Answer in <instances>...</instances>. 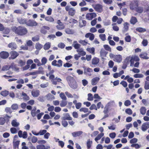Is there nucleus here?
Segmentation results:
<instances>
[{"mask_svg": "<svg viewBox=\"0 0 149 149\" xmlns=\"http://www.w3.org/2000/svg\"><path fill=\"white\" fill-rule=\"evenodd\" d=\"M14 30L16 34L20 36L25 35L28 33L27 29L25 27L22 26L15 27Z\"/></svg>", "mask_w": 149, "mask_h": 149, "instance_id": "nucleus-1", "label": "nucleus"}, {"mask_svg": "<svg viewBox=\"0 0 149 149\" xmlns=\"http://www.w3.org/2000/svg\"><path fill=\"white\" fill-rule=\"evenodd\" d=\"M67 81L70 87L73 89H76L78 87V85L74 79L70 76L67 77Z\"/></svg>", "mask_w": 149, "mask_h": 149, "instance_id": "nucleus-2", "label": "nucleus"}, {"mask_svg": "<svg viewBox=\"0 0 149 149\" xmlns=\"http://www.w3.org/2000/svg\"><path fill=\"white\" fill-rule=\"evenodd\" d=\"M96 15V14L94 13H88L86 14V17L87 19L91 20L93 18L95 17Z\"/></svg>", "mask_w": 149, "mask_h": 149, "instance_id": "nucleus-3", "label": "nucleus"}, {"mask_svg": "<svg viewBox=\"0 0 149 149\" xmlns=\"http://www.w3.org/2000/svg\"><path fill=\"white\" fill-rule=\"evenodd\" d=\"M93 7L96 11L98 12H101L102 11V6L100 4L94 5Z\"/></svg>", "mask_w": 149, "mask_h": 149, "instance_id": "nucleus-4", "label": "nucleus"}, {"mask_svg": "<svg viewBox=\"0 0 149 149\" xmlns=\"http://www.w3.org/2000/svg\"><path fill=\"white\" fill-rule=\"evenodd\" d=\"M129 61L130 62V66L132 67L133 66V65L134 64V61H135L132 57L130 56L127 57L125 60V62H127L129 63Z\"/></svg>", "mask_w": 149, "mask_h": 149, "instance_id": "nucleus-5", "label": "nucleus"}, {"mask_svg": "<svg viewBox=\"0 0 149 149\" xmlns=\"http://www.w3.org/2000/svg\"><path fill=\"white\" fill-rule=\"evenodd\" d=\"M10 54V56L9 57V58L12 59H15L19 55V54L14 51H11Z\"/></svg>", "mask_w": 149, "mask_h": 149, "instance_id": "nucleus-6", "label": "nucleus"}, {"mask_svg": "<svg viewBox=\"0 0 149 149\" xmlns=\"http://www.w3.org/2000/svg\"><path fill=\"white\" fill-rule=\"evenodd\" d=\"M9 56L8 52L6 51H2L0 53V57L3 59H6Z\"/></svg>", "mask_w": 149, "mask_h": 149, "instance_id": "nucleus-7", "label": "nucleus"}, {"mask_svg": "<svg viewBox=\"0 0 149 149\" xmlns=\"http://www.w3.org/2000/svg\"><path fill=\"white\" fill-rule=\"evenodd\" d=\"M57 23L58 25H56L57 29L59 30H61L64 28V25L61 22L60 20H58L57 21Z\"/></svg>", "mask_w": 149, "mask_h": 149, "instance_id": "nucleus-8", "label": "nucleus"}, {"mask_svg": "<svg viewBox=\"0 0 149 149\" xmlns=\"http://www.w3.org/2000/svg\"><path fill=\"white\" fill-rule=\"evenodd\" d=\"M26 24L29 26H36L38 23L34 21L29 20L27 22Z\"/></svg>", "mask_w": 149, "mask_h": 149, "instance_id": "nucleus-9", "label": "nucleus"}, {"mask_svg": "<svg viewBox=\"0 0 149 149\" xmlns=\"http://www.w3.org/2000/svg\"><path fill=\"white\" fill-rule=\"evenodd\" d=\"M149 128V122H147L143 123L141 126V129L143 131H145Z\"/></svg>", "mask_w": 149, "mask_h": 149, "instance_id": "nucleus-10", "label": "nucleus"}, {"mask_svg": "<svg viewBox=\"0 0 149 149\" xmlns=\"http://www.w3.org/2000/svg\"><path fill=\"white\" fill-rule=\"evenodd\" d=\"M84 70V74L85 75L88 74L89 76H91V74L88 73V72H93V70L89 68H86L85 67H83Z\"/></svg>", "mask_w": 149, "mask_h": 149, "instance_id": "nucleus-11", "label": "nucleus"}, {"mask_svg": "<svg viewBox=\"0 0 149 149\" xmlns=\"http://www.w3.org/2000/svg\"><path fill=\"white\" fill-rule=\"evenodd\" d=\"M8 47L12 50L15 49L17 48V45L16 44L13 42H11L8 45Z\"/></svg>", "mask_w": 149, "mask_h": 149, "instance_id": "nucleus-12", "label": "nucleus"}, {"mask_svg": "<svg viewBox=\"0 0 149 149\" xmlns=\"http://www.w3.org/2000/svg\"><path fill=\"white\" fill-rule=\"evenodd\" d=\"M129 24L127 22H125L123 24V31L124 32H126L129 29Z\"/></svg>", "mask_w": 149, "mask_h": 149, "instance_id": "nucleus-13", "label": "nucleus"}, {"mask_svg": "<svg viewBox=\"0 0 149 149\" xmlns=\"http://www.w3.org/2000/svg\"><path fill=\"white\" fill-rule=\"evenodd\" d=\"M31 93L33 97H36L39 95L40 91L38 90H33L32 91Z\"/></svg>", "mask_w": 149, "mask_h": 149, "instance_id": "nucleus-14", "label": "nucleus"}, {"mask_svg": "<svg viewBox=\"0 0 149 149\" xmlns=\"http://www.w3.org/2000/svg\"><path fill=\"white\" fill-rule=\"evenodd\" d=\"M137 4L135 3L131 2L130 5V9L131 10H136V8L138 7Z\"/></svg>", "mask_w": 149, "mask_h": 149, "instance_id": "nucleus-15", "label": "nucleus"}, {"mask_svg": "<svg viewBox=\"0 0 149 149\" xmlns=\"http://www.w3.org/2000/svg\"><path fill=\"white\" fill-rule=\"evenodd\" d=\"M82 133L83 132L82 131H78L72 132L71 134L73 137H76L80 136Z\"/></svg>", "mask_w": 149, "mask_h": 149, "instance_id": "nucleus-16", "label": "nucleus"}, {"mask_svg": "<svg viewBox=\"0 0 149 149\" xmlns=\"http://www.w3.org/2000/svg\"><path fill=\"white\" fill-rule=\"evenodd\" d=\"M122 60V56L120 55H116L113 60L118 62H120Z\"/></svg>", "mask_w": 149, "mask_h": 149, "instance_id": "nucleus-17", "label": "nucleus"}, {"mask_svg": "<svg viewBox=\"0 0 149 149\" xmlns=\"http://www.w3.org/2000/svg\"><path fill=\"white\" fill-rule=\"evenodd\" d=\"M100 79L99 77H97L93 78L91 80V84L93 85H95Z\"/></svg>", "mask_w": 149, "mask_h": 149, "instance_id": "nucleus-18", "label": "nucleus"}, {"mask_svg": "<svg viewBox=\"0 0 149 149\" xmlns=\"http://www.w3.org/2000/svg\"><path fill=\"white\" fill-rule=\"evenodd\" d=\"M65 31L68 34H73L74 33V31L73 30L69 28L66 29Z\"/></svg>", "mask_w": 149, "mask_h": 149, "instance_id": "nucleus-19", "label": "nucleus"}, {"mask_svg": "<svg viewBox=\"0 0 149 149\" xmlns=\"http://www.w3.org/2000/svg\"><path fill=\"white\" fill-rule=\"evenodd\" d=\"M63 118L64 120H71L72 119V118L70 116L69 114L68 113H65L63 117Z\"/></svg>", "mask_w": 149, "mask_h": 149, "instance_id": "nucleus-20", "label": "nucleus"}, {"mask_svg": "<svg viewBox=\"0 0 149 149\" xmlns=\"http://www.w3.org/2000/svg\"><path fill=\"white\" fill-rule=\"evenodd\" d=\"M137 22V20L135 17H132L130 19V22L131 24H134Z\"/></svg>", "mask_w": 149, "mask_h": 149, "instance_id": "nucleus-21", "label": "nucleus"}, {"mask_svg": "<svg viewBox=\"0 0 149 149\" xmlns=\"http://www.w3.org/2000/svg\"><path fill=\"white\" fill-rule=\"evenodd\" d=\"M104 134L103 133H101L97 135V136L95 138V141L98 143V141L100 140L101 138L104 136Z\"/></svg>", "mask_w": 149, "mask_h": 149, "instance_id": "nucleus-22", "label": "nucleus"}, {"mask_svg": "<svg viewBox=\"0 0 149 149\" xmlns=\"http://www.w3.org/2000/svg\"><path fill=\"white\" fill-rule=\"evenodd\" d=\"M22 95L23 96L22 99L25 101H27L29 100V97L28 96L27 94L24 93L22 92Z\"/></svg>", "mask_w": 149, "mask_h": 149, "instance_id": "nucleus-23", "label": "nucleus"}, {"mask_svg": "<svg viewBox=\"0 0 149 149\" xmlns=\"http://www.w3.org/2000/svg\"><path fill=\"white\" fill-rule=\"evenodd\" d=\"M135 11L138 13H141L144 11L143 8L142 7L140 6L138 7V6L136 8Z\"/></svg>", "mask_w": 149, "mask_h": 149, "instance_id": "nucleus-24", "label": "nucleus"}, {"mask_svg": "<svg viewBox=\"0 0 149 149\" xmlns=\"http://www.w3.org/2000/svg\"><path fill=\"white\" fill-rule=\"evenodd\" d=\"M108 52L105 51L103 49H101L100 52V54L101 56L105 57L107 54Z\"/></svg>", "mask_w": 149, "mask_h": 149, "instance_id": "nucleus-25", "label": "nucleus"}, {"mask_svg": "<svg viewBox=\"0 0 149 149\" xmlns=\"http://www.w3.org/2000/svg\"><path fill=\"white\" fill-rule=\"evenodd\" d=\"M75 10L72 8H70V10L68 12L69 14L71 16H73L75 14Z\"/></svg>", "mask_w": 149, "mask_h": 149, "instance_id": "nucleus-26", "label": "nucleus"}, {"mask_svg": "<svg viewBox=\"0 0 149 149\" xmlns=\"http://www.w3.org/2000/svg\"><path fill=\"white\" fill-rule=\"evenodd\" d=\"M99 62V59L97 58H95L92 60V63L93 65H97Z\"/></svg>", "mask_w": 149, "mask_h": 149, "instance_id": "nucleus-27", "label": "nucleus"}, {"mask_svg": "<svg viewBox=\"0 0 149 149\" xmlns=\"http://www.w3.org/2000/svg\"><path fill=\"white\" fill-rule=\"evenodd\" d=\"M11 124L13 127H17L19 125V124L17 122L16 120H13L11 122Z\"/></svg>", "mask_w": 149, "mask_h": 149, "instance_id": "nucleus-28", "label": "nucleus"}, {"mask_svg": "<svg viewBox=\"0 0 149 149\" xmlns=\"http://www.w3.org/2000/svg\"><path fill=\"white\" fill-rule=\"evenodd\" d=\"M10 68H12L13 70L15 71H17L19 70V68L17 65H15L14 63H12L11 64L10 66Z\"/></svg>", "mask_w": 149, "mask_h": 149, "instance_id": "nucleus-29", "label": "nucleus"}, {"mask_svg": "<svg viewBox=\"0 0 149 149\" xmlns=\"http://www.w3.org/2000/svg\"><path fill=\"white\" fill-rule=\"evenodd\" d=\"M18 22L20 24H26V20L25 19H23L22 18H19L18 19Z\"/></svg>", "mask_w": 149, "mask_h": 149, "instance_id": "nucleus-30", "label": "nucleus"}, {"mask_svg": "<svg viewBox=\"0 0 149 149\" xmlns=\"http://www.w3.org/2000/svg\"><path fill=\"white\" fill-rule=\"evenodd\" d=\"M147 55L146 53H142L140 55V57L143 59H147L149 58V57L147 56Z\"/></svg>", "mask_w": 149, "mask_h": 149, "instance_id": "nucleus-31", "label": "nucleus"}, {"mask_svg": "<svg viewBox=\"0 0 149 149\" xmlns=\"http://www.w3.org/2000/svg\"><path fill=\"white\" fill-rule=\"evenodd\" d=\"M146 109L145 107H142L140 109V112L142 115H144L146 113Z\"/></svg>", "mask_w": 149, "mask_h": 149, "instance_id": "nucleus-32", "label": "nucleus"}, {"mask_svg": "<svg viewBox=\"0 0 149 149\" xmlns=\"http://www.w3.org/2000/svg\"><path fill=\"white\" fill-rule=\"evenodd\" d=\"M45 20L47 21L52 22H54V19L51 16H48L45 17Z\"/></svg>", "mask_w": 149, "mask_h": 149, "instance_id": "nucleus-33", "label": "nucleus"}, {"mask_svg": "<svg viewBox=\"0 0 149 149\" xmlns=\"http://www.w3.org/2000/svg\"><path fill=\"white\" fill-rule=\"evenodd\" d=\"M19 129V128L17 129V130L15 128L12 127L10 129V131L11 133L15 134L17 133V130Z\"/></svg>", "mask_w": 149, "mask_h": 149, "instance_id": "nucleus-34", "label": "nucleus"}, {"mask_svg": "<svg viewBox=\"0 0 149 149\" xmlns=\"http://www.w3.org/2000/svg\"><path fill=\"white\" fill-rule=\"evenodd\" d=\"M42 47V45L39 43H36L35 45L36 49L38 51L40 50Z\"/></svg>", "mask_w": 149, "mask_h": 149, "instance_id": "nucleus-35", "label": "nucleus"}, {"mask_svg": "<svg viewBox=\"0 0 149 149\" xmlns=\"http://www.w3.org/2000/svg\"><path fill=\"white\" fill-rule=\"evenodd\" d=\"M116 23H113L112 24L113 26V29L114 31H118L119 30V28L116 25Z\"/></svg>", "mask_w": 149, "mask_h": 149, "instance_id": "nucleus-36", "label": "nucleus"}, {"mask_svg": "<svg viewBox=\"0 0 149 149\" xmlns=\"http://www.w3.org/2000/svg\"><path fill=\"white\" fill-rule=\"evenodd\" d=\"M103 47L106 50L109 51L110 52H111V48L108 45H103Z\"/></svg>", "mask_w": 149, "mask_h": 149, "instance_id": "nucleus-37", "label": "nucleus"}, {"mask_svg": "<svg viewBox=\"0 0 149 149\" xmlns=\"http://www.w3.org/2000/svg\"><path fill=\"white\" fill-rule=\"evenodd\" d=\"M67 104V102L65 100H62L60 104V106L62 107H64Z\"/></svg>", "mask_w": 149, "mask_h": 149, "instance_id": "nucleus-38", "label": "nucleus"}, {"mask_svg": "<svg viewBox=\"0 0 149 149\" xmlns=\"http://www.w3.org/2000/svg\"><path fill=\"white\" fill-rule=\"evenodd\" d=\"M87 50L90 53L93 54H94L95 48L94 47H92L91 48H87Z\"/></svg>", "mask_w": 149, "mask_h": 149, "instance_id": "nucleus-39", "label": "nucleus"}, {"mask_svg": "<svg viewBox=\"0 0 149 149\" xmlns=\"http://www.w3.org/2000/svg\"><path fill=\"white\" fill-rule=\"evenodd\" d=\"M99 37L103 41H104L106 40V35L105 34H100L99 35Z\"/></svg>", "mask_w": 149, "mask_h": 149, "instance_id": "nucleus-40", "label": "nucleus"}, {"mask_svg": "<svg viewBox=\"0 0 149 149\" xmlns=\"http://www.w3.org/2000/svg\"><path fill=\"white\" fill-rule=\"evenodd\" d=\"M136 30L137 31L141 33L144 32L146 31L145 29L141 27L137 28L136 29Z\"/></svg>", "mask_w": 149, "mask_h": 149, "instance_id": "nucleus-41", "label": "nucleus"}, {"mask_svg": "<svg viewBox=\"0 0 149 149\" xmlns=\"http://www.w3.org/2000/svg\"><path fill=\"white\" fill-rule=\"evenodd\" d=\"M11 108L13 110H17L18 108V106L17 104H14L11 106Z\"/></svg>", "mask_w": 149, "mask_h": 149, "instance_id": "nucleus-42", "label": "nucleus"}, {"mask_svg": "<svg viewBox=\"0 0 149 149\" xmlns=\"http://www.w3.org/2000/svg\"><path fill=\"white\" fill-rule=\"evenodd\" d=\"M134 77L135 78H141L144 77V75L141 74H136L134 75Z\"/></svg>", "mask_w": 149, "mask_h": 149, "instance_id": "nucleus-43", "label": "nucleus"}, {"mask_svg": "<svg viewBox=\"0 0 149 149\" xmlns=\"http://www.w3.org/2000/svg\"><path fill=\"white\" fill-rule=\"evenodd\" d=\"M36 109V107H34L33 109H32L31 112V114L33 117H34L36 116L35 111Z\"/></svg>", "mask_w": 149, "mask_h": 149, "instance_id": "nucleus-44", "label": "nucleus"}, {"mask_svg": "<svg viewBox=\"0 0 149 149\" xmlns=\"http://www.w3.org/2000/svg\"><path fill=\"white\" fill-rule=\"evenodd\" d=\"M50 47V44L49 42L45 44L44 46V48L45 50L49 49Z\"/></svg>", "mask_w": 149, "mask_h": 149, "instance_id": "nucleus-45", "label": "nucleus"}, {"mask_svg": "<svg viewBox=\"0 0 149 149\" xmlns=\"http://www.w3.org/2000/svg\"><path fill=\"white\" fill-rule=\"evenodd\" d=\"M1 94L3 96H6L8 94V92L6 90L3 91L1 92Z\"/></svg>", "mask_w": 149, "mask_h": 149, "instance_id": "nucleus-46", "label": "nucleus"}, {"mask_svg": "<svg viewBox=\"0 0 149 149\" xmlns=\"http://www.w3.org/2000/svg\"><path fill=\"white\" fill-rule=\"evenodd\" d=\"M5 111L6 113H9L10 114H11L12 112V111L11 109V107H7L5 109Z\"/></svg>", "mask_w": 149, "mask_h": 149, "instance_id": "nucleus-47", "label": "nucleus"}, {"mask_svg": "<svg viewBox=\"0 0 149 149\" xmlns=\"http://www.w3.org/2000/svg\"><path fill=\"white\" fill-rule=\"evenodd\" d=\"M19 143V141H13V146L14 148H16L17 147Z\"/></svg>", "mask_w": 149, "mask_h": 149, "instance_id": "nucleus-48", "label": "nucleus"}, {"mask_svg": "<svg viewBox=\"0 0 149 149\" xmlns=\"http://www.w3.org/2000/svg\"><path fill=\"white\" fill-rule=\"evenodd\" d=\"M60 97L63 100H67V97L63 93H61L59 95Z\"/></svg>", "mask_w": 149, "mask_h": 149, "instance_id": "nucleus-49", "label": "nucleus"}, {"mask_svg": "<svg viewBox=\"0 0 149 149\" xmlns=\"http://www.w3.org/2000/svg\"><path fill=\"white\" fill-rule=\"evenodd\" d=\"M37 149H47L45 146L43 145H38L36 147Z\"/></svg>", "mask_w": 149, "mask_h": 149, "instance_id": "nucleus-50", "label": "nucleus"}, {"mask_svg": "<svg viewBox=\"0 0 149 149\" xmlns=\"http://www.w3.org/2000/svg\"><path fill=\"white\" fill-rule=\"evenodd\" d=\"M79 42L83 45H86L88 43L85 40H80L79 41Z\"/></svg>", "mask_w": 149, "mask_h": 149, "instance_id": "nucleus-51", "label": "nucleus"}, {"mask_svg": "<svg viewBox=\"0 0 149 149\" xmlns=\"http://www.w3.org/2000/svg\"><path fill=\"white\" fill-rule=\"evenodd\" d=\"M80 111H83L84 113H87L88 111V109L86 108H81L79 109Z\"/></svg>", "mask_w": 149, "mask_h": 149, "instance_id": "nucleus-52", "label": "nucleus"}, {"mask_svg": "<svg viewBox=\"0 0 149 149\" xmlns=\"http://www.w3.org/2000/svg\"><path fill=\"white\" fill-rule=\"evenodd\" d=\"M88 101H92L93 100V95L91 93H88Z\"/></svg>", "mask_w": 149, "mask_h": 149, "instance_id": "nucleus-53", "label": "nucleus"}, {"mask_svg": "<svg viewBox=\"0 0 149 149\" xmlns=\"http://www.w3.org/2000/svg\"><path fill=\"white\" fill-rule=\"evenodd\" d=\"M92 143V141H91L90 140H88L87 143V146L88 149L89 148L91 147V145Z\"/></svg>", "mask_w": 149, "mask_h": 149, "instance_id": "nucleus-54", "label": "nucleus"}, {"mask_svg": "<svg viewBox=\"0 0 149 149\" xmlns=\"http://www.w3.org/2000/svg\"><path fill=\"white\" fill-rule=\"evenodd\" d=\"M10 68V66L6 65L3 66L2 68V70L3 71L7 70Z\"/></svg>", "mask_w": 149, "mask_h": 149, "instance_id": "nucleus-55", "label": "nucleus"}, {"mask_svg": "<svg viewBox=\"0 0 149 149\" xmlns=\"http://www.w3.org/2000/svg\"><path fill=\"white\" fill-rule=\"evenodd\" d=\"M11 116H8L7 114H6L4 117L6 121L8 122L9 120V119L11 118Z\"/></svg>", "mask_w": 149, "mask_h": 149, "instance_id": "nucleus-56", "label": "nucleus"}, {"mask_svg": "<svg viewBox=\"0 0 149 149\" xmlns=\"http://www.w3.org/2000/svg\"><path fill=\"white\" fill-rule=\"evenodd\" d=\"M73 46L75 49H78L80 48L81 45L78 43L73 44Z\"/></svg>", "mask_w": 149, "mask_h": 149, "instance_id": "nucleus-57", "label": "nucleus"}, {"mask_svg": "<svg viewBox=\"0 0 149 149\" xmlns=\"http://www.w3.org/2000/svg\"><path fill=\"white\" fill-rule=\"evenodd\" d=\"M131 146L132 147H135L136 149L139 148L141 147V146L137 143L132 144Z\"/></svg>", "mask_w": 149, "mask_h": 149, "instance_id": "nucleus-58", "label": "nucleus"}, {"mask_svg": "<svg viewBox=\"0 0 149 149\" xmlns=\"http://www.w3.org/2000/svg\"><path fill=\"white\" fill-rule=\"evenodd\" d=\"M47 61V59L45 57H43L41 60L42 64L45 65Z\"/></svg>", "mask_w": 149, "mask_h": 149, "instance_id": "nucleus-59", "label": "nucleus"}, {"mask_svg": "<svg viewBox=\"0 0 149 149\" xmlns=\"http://www.w3.org/2000/svg\"><path fill=\"white\" fill-rule=\"evenodd\" d=\"M5 123V119L3 118H0V125H3Z\"/></svg>", "mask_w": 149, "mask_h": 149, "instance_id": "nucleus-60", "label": "nucleus"}, {"mask_svg": "<svg viewBox=\"0 0 149 149\" xmlns=\"http://www.w3.org/2000/svg\"><path fill=\"white\" fill-rule=\"evenodd\" d=\"M18 63L20 66H22L25 64L26 62L24 61H23L22 60H20L19 61Z\"/></svg>", "mask_w": 149, "mask_h": 149, "instance_id": "nucleus-61", "label": "nucleus"}, {"mask_svg": "<svg viewBox=\"0 0 149 149\" xmlns=\"http://www.w3.org/2000/svg\"><path fill=\"white\" fill-rule=\"evenodd\" d=\"M125 112L129 115H131L132 113V111L131 109L129 108L125 110Z\"/></svg>", "mask_w": 149, "mask_h": 149, "instance_id": "nucleus-62", "label": "nucleus"}, {"mask_svg": "<svg viewBox=\"0 0 149 149\" xmlns=\"http://www.w3.org/2000/svg\"><path fill=\"white\" fill-rule=\"evenodd\" d=\"M144 88L146 90L149 89V82L147 81L145 82Z\"/></svg>", "mask_w": 149, "mask_h": 149, "instance_id": "nucleus-63", "label": "nucleus"}, {"mask_svg": "<svg viewBox=\"0 0 149 149\" xmlns=\"http://www.w3.org/2000/svg\"><path fill=\"white\" fill-rule=\"evenodd\" d=\"M65 94L68 98H72L73 97L72 95L70 93L67 91L65 92Z\"/></svg>", "mask_w": 149, "mask_h": 149, "instance_id": "nucleus-64", "label": "nucleus"}]
</instances>
